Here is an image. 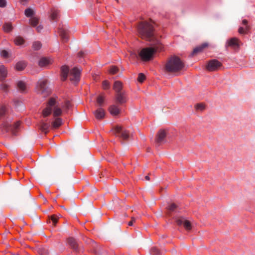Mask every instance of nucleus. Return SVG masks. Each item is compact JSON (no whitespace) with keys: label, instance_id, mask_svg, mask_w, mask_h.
Listing matches in <instances>:
<instances>
[{"label":"nucleus","instance_id":"14","mask_svg":"<svg viewBox=\"0 0 255 255\" xmlns=\"http://www.w3.org/2000/svg\"><path fill=\"white\" fill-rule=\"evenodd\" d=\"M94 114L97 119L101 120L105 117V112L103 109L99 108L94 112Z\"/></svg>","mask_w":255,"mask_h":255},{"label":"nucleus","instance_id":"1","mask_svg":"<svg viewBox=\"0 0 255 255\" xmlns=\"http://www.w3.org/2000/svg\"><path fill=\"white\" fill-rule=\"evenodd\" d=\"M139 36L142 39L149 41L155 40L154 28L152 24L147 21H141L137 26Z\"/></svg>","mask_w":255,"mask_h":255},{"label":"nucleus","instance_id":"49","mask_svg":"<svg viewBox=\"0 0 255 255\" xmlns=\"http://www.w3.org/2000/svg\"><path fill=\"white\" fill-rule=\"evenodd\" d=\"M43 28V27L42 25H37L36 26V30L38 31V32H40L41 30Z\"/></svg>","mask_w":255,"mask_h":255},{"label":"nucleus","instance_id":"28","mask_svg":"<svg viewBox=\"0 0 255 255\" xmlns=\"http://www.w3.org/2000/svg\"><path fill=\"white\" fill-rule=\"evenodd\" d=\"M49 63V61L48 59L45 58H41L39 61V65L40 67L46 66Z\"/></svg>","mask_w":255,"mask_h":255},{"label":"nucleus","instance_id":"26","mask_svg":"<svg viewBox=\"0 0 255 255\" xmlns=\"http://www.w3.org/2000/svg\"><path fill=\"white\" fill-rule=\"evenodd\" d=\"M30 24L33 26L36 27L39 23V19L35 16H32L29 19Z\"/></svg>","mask_w":255,"mask_h":255},{"label":"nucleus","instance_id":"50","mask_svg":"<svg viewBox=\"0 0 255 255\" xmlns=\"http://www.w3.org/2000/svg\"><path fill=\"white\" fill-rule=\"evenodd\" d=\"M27 1V0H20V2L23 5L25 4Z\"/></svg>","mask_w":255,"mask_h":255},{"label":"nucleus","instance_id":"40","mask_svg":"<svg viewBox=\"0 0 255 255\" xmlns=\"http://www.w3.org/2000/svg\"><path fill=\"white\" fill-rule=\"evenodd\" d=\"M118 70V69L117 67L112 66L110 69V72L112 74H114L117 72Z\"/></svg>","mask_w":255,"mask_h":255},{"label":"nucleus","instance_id":"47","mask_svg":"<svg viewBox=\"0 0 255 255\" xmlns=\"http://www.w3.org/2000/svg\"><path fill=\"white\" fill-rule=\"evenodd\" d=\"M6 5L5 0H0V7H4Z\"/></svg>","mask_w":255,"mask_h":255},{"label":"nucleus","instance_id":"25","mask_svg":"<svg viewBox=\"0 0 255 255\" xmlns=\"http://www.w3.org/2000/svg\"><path fill=\"white\" fill-rule=\"evenodd\" d=\"M49 125L44 122H42L40 125V130L45 134L48 132Z\"/></svg>","mask_w":255,"mask_h":255},{"label":"nucleus","instance_id":"43","mask_svg":"<svg viewBox=\"0 0 255 255\" xmlns=\"http://www.w3.org/2000/svg\"><path fill=\"white\" fill-rule=\"evenodd\" d=\"M51 219L53 222V225L55 226L58 221V218L54 215L51 216Z\"/></svg>","mask_w":255,"mask_h":255},{"label":"nucleus","instance_id":"2","mask_svg":"<svg viewBox=\"0 0 255 255\" xmlns=\"http://www.w3.org/2000/svg\"><path fill=\"white\" fill-rule=\"evenodd\" d=\"M184 67V64L182 60L176 56L170 57L165 65V71L169 73L178 75Z\"/></svg>","mask_w":255,"mask_h":255},{"label":"nucleus","instance_id":"11","mask_svg":"<svg viewBox=\"0 0 255 255\" xmlns=\"http://www.w3.org/2000/svg\"><path fill=\"white\" fill-rule=\"evenodd\" d=\"M178 225H183L187 231H190L192 229L191 223L183 218H180L176 221Z\"/></svg>","mask_w":255,"mask_h":255},{"label":"nucleus","instance_id":"17","mask_svg":"<svg viewBox=\"0 0 255 255\" xmlns=\"http://www.w3.org/2000/svg\"><path fill=\"white\" fill-rule=\"evenodd\" d=\"M7 71L3 65L0 66V81H3L7 77Z\"/></svg>","mask_w":255,"mask_h":255},{"label":"nucleus","instance_id":"16","mask_svg":"<svg viewBox=\"0 0 255 255\" xmlns=\"http://www.w3.org/2000/svg\"><path fill=\"white\" fill-rule=\"evenodd\" d=\"M113 89L116 91V94H118L119 93H122V92H124V91H122L123 84L119 81H117L115 82L114 86H113Z\"/></svg>","mask_w":255,"mask_h":255},{"label":"nucleus","instance_id":"21","mask_svg":"<svg viewBox=\"0 0 255 255\" xmlns=\"http://www.w3.org/2000/svg\"><path fill=\"white\" fill-rule=\"evenodd\" d=\"M68 243L70 246L74 250H76L78 248V243L76 240L73 238H69L68 239Z\"/></svg>","mask_w":255,"mask_h":255},{"label":"nucleus","instance_id":"8","mask_svg":"<svg viewBox=\"0 0 255 255\" xmlns=\"http://www.w3.org/2000/svg\"><path fill=\"white\" fill-rule=\"evenodd\" d=\"M81 70L77 67L72 69L69 72V78L71 81L77 82L80 80Z\"/></svg>","mask_w":255,"mask_h":255},{"label":"nucleus","instance_id":"42","mask_svg":"<svg viewBox=\"0 0 255 255\" xmlns=\"http://www.w3.org/2000/svg\"><path fill=\"white\" fill-rule=\"evenodd\" d=\"M70 107H71L70 102L68 100L65 101L63 107L64 108H65L66 110H68Z\"/></svg>","mask_w":255,"mask_h":255},{"label":"nucleus","instance_id":"4","mask_svg":"<svg viewBox=\"0 0 255 255\" xmlns=\"http://www.w3.org/2000/svg\"><path fill=\"white\" fill-rule=\"evenodd\" d=\"M52 111H53V116L54 118L61 116L62 113L61 109L59 107V105L54 98L49 99L46 108L43 110L42 115L44 117H46L51 114Z\"/></svg>","mask_w":255,"mask_h":255},{"label":"nucleus","instance_id":"48","mask_svg":"<svg viewBox=\"0 0 255 255\" xmlns=\"http://www.w3.org/2000/svg\"><path fill=\"white\" fill-rule=\"evenodd\" d=\"M135 219L134 217L131 218V220L128 222V226H131L133 225V223L135 222Z\"/></svg>","mask_w":255,"mask_h":255},{"label":"nucleus","instance_id":"3","mask_svg":"<svg viewBox=\"0 0 255 255\" xmlns=\"http://www.w3.org/2000/svg\"><path fill=\"white\" fill-rule=\"evenodd\" d=\"M152 45L151 47L142 49L139 52V56L143 61H149L155 52L161 50L163 48L162 44L158 40H156Z\"/></svg>","mask_w":255,"mask_h":255},{"label":"nucleus","instance_id":"37","mask_svg":"<svg viewBox=\"0 0 255 255\" xmlns=\"http://www.w3.org/2000/svg\"><path fill=\"white\" fill-rule=\"evenodd\" d=\"M145 79V76L143 73H139L138 76L137 80L140 83H142Z\"/></svg>","mask_w":255,"mask_h":255},{"label":"nucleus","instance_id":"19","mask_svg":"<svg viewBox=\"0 0 255 255\" xmlns=\"http://www.w3.org/2000/svg\"><path fill=\"white\" fill-rule=\"evenodd\" d=\"M61 71L62 80L63 81H64L66 79V78L68 76V74L69 72V68L66 66H63L61 67Z\"/></svg>","mask_w":255,"mask_h":255},{"label":"nucleus","instance_id":"44","mask_svg":"<svg viewBox=\"0 0 255 255\" xmlns=\"http://www.w3.org/2000/svg\"><path fill=\"white\" fill-rule=\"evenodd\" d=\"M1 56L3 57V58H7L8 57V53L6 50H2L1 52Z\"/></svg>","mask_w":255,"mask_h":255},{"label":"nucleus","instance_id":"9","mask_svg":"<svg viewBox=\"0 0 255 255\" xmlns=\"http://www.w3.org/2000/svg\"><path fill=\"white\" fill-rule=\"evenodd\" d=\"M222 66V63L216 59L209 61L206 66V69L210 71H216Z\"/></svg>","mask_w":255,"mask_h":255},{"label":"nucleus","instance_id":"10","mask_svg":"<svg viewBox=\"0 0 255 255\" xmlns=\"http://www.w3.org/2000/svg\"><path fill=\"white\" fill-rule=\"evenodd\" d=\"M240 41L236 38L233 37L229 39L227 42V46L232 47L233 48L236 49L239 48L240 47Z\"/></svg>","mask_w":255,"mask_h":255},{"label":"nucleus","instance_id":"38","mask_svg":"<svg viewBox=\"0 0 255 255\" xmlns=\"http://www.w3.org/2000/svg\"><path fill=\"white\" fill-rule=\"evenodd\" d=\"M102 87L104 90L109 89L110 87L109 82L107 80L104 81L102 83Z\"/></svg>","mask_w":255,"mask_h":255},{"label":"nucleus","instance_id":"13","mask_svg":"<svg viewBox=\"0 0 255 255\" xmlns=\"http://www.w3.org/2000/svg\"><path fill=\"white\" fill-rule=\"evenodd\" d=\"M166 131L163 129L160 130L156 136V142L157 144H160L163 142L164 140L165 137H166Z\"/></svg>","mask_w":255,"mask_h":255},{"label":"nucleus","instance_id":"34","mask_svg":"<svg viewBox=\"0 0 255 255\" xmlns=\"http://www.w3.org/2000/svg\"><path fill=\"white\" fill-rule=\"evenodd\" d=\"M178 206L175 203H172L167 208V210L170 212L175 211L177 209Z\"/></svg>","mask_w":255,"mask_h":255},{"label":"nucleus","instance_id":"39","mask_svg":"<svg viewBox=\"0 0 255 255\" xmlns=\"http://www.w3.org/2000/svg\"><path fill=\"white\" fill-rule=\"evenodd\" d=\"M151 254L153 255H158L159 254V251L156 248L154 247L151 250Z\"/></svg>","mask_w":255,"mask_h":255},{"label":"nucleus","instance_id":"31","mask_svg":"<svg viewBox=\"0 0 255 255\" xmlns=\"http://www.w3.org/2000/svg\"><path fill=\"white\" fill-rule=\"evenodd\" d=\"M104 102V98L102 96H99L97 98V103L99 107H102Z\"/></svg>","mask_w":255,"mask_h":255},{"label":"nucleus","instance_id":"15","mask_svg":"<svg viewBox=\"0 0 255 255\" xmlns=\"http://www.w3.org/2000/svg\"><path fill=\"white\" fill-rule=\"evenodd\" d=\"M59 34L63 42H66L68 40V33L67 30L64 28H60L59 29Z\"/></svg>","mask_w":255,"mask_h":255},{"label":"nucleus","instance_id":"6","mask_svg":"<svg viewBox=\"0 0 255 255\" xmlns=\"http://www.w3.org/2000/svg\"><path fill=\"white\" fill-rule=\"evenodd\" d=\"M47 80L46 79L39 80L36 86V90L38 94L43 95L44 96L48 95L50 90L47 86Z\"/></svg>","mask_w":255,"mask_h":255},{"label":"nucleus","instance_id":"33","mask_svg":"<svg viewBox=\"0 0 255 255\" xmlns=\"http://www.w3.org/2000/svg\"><path fill=\"white\" fill-rule=\"evenodd\" d=\"M7 112V110L6 107L3 105H1L0 106V117H2L4 116Z\"/></svg>","mask_w":255,"mask_h":255},{"label":"nucleus","instance_id":"12","mask_svg":"<svg viewBox=\"0 0 255 255\" xmlns=\"http://www.w3.org/2000/svg\"><path fill=\"white\" fill-rule=\"evenodd\" d=\"M116 100L120 104H123L127 102V96L125 92L116 94Z\"/></svg>","mask_w":255,"mask_h":255},{"label":"nucleus","instance_id":"20","mask_svg":"<svg viewBox=\"0 0 255 255\" xmlns=\"http://www.w3.org/2000/svg\"><path fill=\"white\" fill-rule=\"evenodd\" d=\"M111 115L113 116H117L120 113V108L115 105L110 106L109 109Z\"/></svg>","mask_w":255,"mask_h":255},{"label":"nucleus","instance_id":"7","mask_svg":"<svg viewBox=\"0 0 255 255\" xmlns=\"http://www.w3.org/2000/svg\"><path fill=\"white\" fill-rule=\"evenodd\" d=\"M114 134L123 139H128L129 136L128 132L123 127L116 126L113 129Z\"/></svg>","mask_w":255,"mask_h":255},{"label":"nucleus","instance_id":"35","mask_svg":"<svg viewBox=\"0 0 255 255\" xmlns=\"http://www.w3.org/2000/svg\"><path fill=\"white\" fill-rule=\"evenodd\" d=\"M34 11L31 8H27L25 10V14L27 17L32 16L33 14Z\"/></svg>","mask_w":255,"mask_h":255},{"label":"nucleus","instance_id":"5","mask_svg":"<svg viewBox=\"0 0 255 255\" xmlns=\"http://www.w3.org/2000/svg\"><path fill=\"white\" fill-rule=\"evenodd\" d=\"M20 124L19 121H17L12 124L8 122H5L1 125L0 128L3 133L10 131L12 134L15 135Z\"/></svg>","mask_w":255,"mask_h":255},{"label":"nucleus","instance_id":"29","mask_svg":"<svg viewBox=\"0 0 255 255\" xmlns=\"http://www.w3.org/2000/svg\"><path fill=\"white\" fill-rule=\"evenodd\" d=\"M3 30L5 32H8L12 29V26L10 23H5L3 26Z\"/></svg>","mask_w":255,"mask_h":255},{"label":"nucleus","instance_id":"27","mask_svg":"<svg viewBox=\"0 0 255 255\" xmlns=\"http://www.w3.org/2000/svg\"><path fill=\"white\" fill-rule=\"evenodd\" d=\"M50 19L52 20H56L59 17V13L57 10L52 9L50 14Z\"/></svg>","mask_w":255,"mask_h":255},{"label":"nucleus","instance_id":"22","mask_svg":"<svg viewBox=\"0 0 255 255\" xmlns=\"http://www.w3.org/2000/svg\"><path fill=\"white\" fill-rule=\"evenodd\" d=\"M17 88L18 91L20 92L23 93L26 91V87L24 82L21 81H19L16 84Z\"/></svg>","mask_w":255,"mask_h":255},{"label":"nucleus","instance_id":"45","mask_svg":"<svg viewBox=\"0 0 255 255\" xmlns=\"http://www.w3.org/2000/svg\"><path fill=\"white\" fill-rule=\"evenodd\" d=\"M243 24L246 25V29L247 30H249L250 29V27L249 25H248V21L246 19H244L242 21Z\"/></svg>","mask_w":255,"mask_h":255},{"label":"nucleus","instance_id":"51","mask_svg":"<svg viewBox=\"0 0 255 255\" xmlns=\"http://www.w3.org/2000/svg\"><path fill=\"white\" fill-rule=\"evenodd\" d=\"M83 54H84L83 52H80L78 53V56L79 57H82V56H83Z\"/></svg>","mask_w":255,"mask_h":255},{"label":"nucleus","instance_id":"24","mask_svg":"<svg viewBox=\"0 0 255 255\" xmlns=\"http://www.w3.org/2000/svg\"><path fill=\"white\" fill-rule=\"evenodd\" d=\"M26 66L25 62L21 61L17 62L15 65V68L18 71H21L23 70Z\"/></svg>","mask_w":255,"mask_h":255},{"label":"nucleus","instance_id":"36","mask_svg":"<svg viewBox=\"0 0 255 255\" xmlns=\"http://www.w3.org/2000/svg\"><path fill=\"white\" fill-rule=\"evenodd\" d=\"M195 108L197 110L202 111L205 109V105L202 103L197 104L195 105Z\"/></svg>","mask_w":255,"mask_h":255},{"label":"nucleus","instance_id":"30","mask_svg":"<svg viewBox=\"0 0 255 255\" xmlns=\"http://www.w3.org/2000/svg\"><path fill=\"white\" fill-rule=\"evenodd\" d=\"M41 43L39 41H35L33 43L32 48L34 50H38L41 47Z\"/></svg>","mask_w":255,"mask_h":255},{"label":"nucleus","instance_id":"52","mask_svg":"<svg viewBox=\"0 0 255 255\" xmlns=\"http://www.w3.org/2000/svg\"><path fill=\"white\" fill-rule=\"evenodd\" d=\"M145 179L146 180H149V176L147 175L145 177Z\"/></svg>","mask_w":255,"mask_h":255},{"label":"nucleus","instance_id":"53","mask_svg":"<svg viewBox=\"0 0 255 255\" xmlns=\"http://www.w3.org/2000/svg\"><path fill=\"white\" fill-rule=\"evenodd\" d=\"M61 207L64 208V207L63 206H61Z\"/></svg>","mask_w":255,"mask_h":255},{"label":"nucleus","instance_id":"46","mask_svg":"<svg viewBox=\"0 0 255 255\" xmlns=\"http://www.w3.org/2000/svg\"><path fill=\"white\" fill-rule=\"evenodd\" d=\"M239 32L240 33V34H245L246 33V31H247L246 28L244 29L243 27H240L239 28Z\"/></svg>","mask_w":255,"mask_h":255},{"label":"nucleus","instance_id":"18","mask_svg":"<svg viewBox=\"0 0 255 255\" xmlns=\"http://www.w3.org/2000/svg\"><path fill=\"white\" fill-rule=\"evenodd\" d=\"M208 46V44L207 43H204L202 44L201 45L196 47L193 49V51L192 52V54H196L199 52H202L203 49H204L205 48L207 47Z\"/></svg>","mask_w":255,"mask_h":255},{"label":"nucleus","instance_id":"32","mask_svg":"<svg viewBox=\"0 0 255 255\" xmlns=\"http://www.w3.org/2000/svg\"><path fill=\"white\" fill-rule=\"evenodd\" d=\"M15 43L17 45H20L24 42V39L20 36L16 37L14 39Z\"/></svg>","mask_w":255,"mask_h":255},{"label":"nucleus","instance_id":"41","mask_svg":"<svg viewBox=\"0 0 255 255\" xmlns=\"http://www.w3.org/2000/svg\"><path fill=\"white\" fill-rule=\"evenodd\" d=\"M0 89L4 92H7L8 90V85L2 84L0 85Z\"/></svg>","mask_w":255,"mask_h":255},{"label":"nucleus","instance_id":"23","mask_svg":"<svg viewBox=\"0 0 255 255\" xmlns=\"http://www.w3.org/2000/svg\"><path fill=\"white\" fill-rule=\"evenodd\" d=\"M62 124V119L58 117H56L55 120L51 124L52 128H58Z\"/></svg>","mask_w":255,"mask_h":255}]
</instances>
